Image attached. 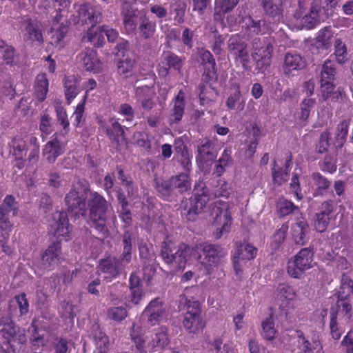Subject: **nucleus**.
I'll list each match as a JSON object with an SVG mask.
<instances>
[{
	"mask_svg": "<svg viewBox=\"0 0 353 353\" xmlns=\"http://www.w3.org/2000/svg\"><path fill=\"white\" fill-rule=\"evenodd\" d=\"M77 84L78 81L74 75L65 77L63 80L65 97L68 104L78 94Z\"/></svg>",
	"mask_w": 353,
	"mask_h": 353,
	"instance_id": "09e8293b",
	"label": "nucleus"
},
{
	"mask_svg": "<svg viewBox=\"0 0 353 353\" xmlns=\"http://www.w3.org/2000/svg\"><path fill=\"white\" fill-rule=\"evenodd\" d=\"M134 94L137 99L141 101L143 110L149 111L154 107L156 91L154 84L137 87L134 90Z\"/></svg>",
	"mask_w": 353,
	"mask_h": 353,
	"instance_id": "b1692460",
	"label": "nucleus"
},
{
	"mask_svg": "<svg viewBox=\"0 0 353 353\" xmlns=\"http://www.w3.org/2000/svg\"><path fill=\"white\" fill-rule=\"evenodd\" d=\"M310 226L303 216L296 219L295 223L291 225V239L296 245H305L310 239Z\"/></svg>",
	"mask_w": 353,
	"mask_h": 353,
	"instance_id": "6ab92c4d",
	"label": "nucleus"
},
{
	"mask_svg": "<svg viewBox=\"0 0 353 353\" xmlns=\"http://www.w3.org/2000/svg\"><path fill=\"white\" fill-rule=\"evenodd\" d=\"M261 327L263 330L261 335L263 338L267 341H272L278 334V332L274 327L272 314L263 321Z\"/></svg>",
	"mask_w": 353,
	"mask_h": 353,
	"instance_id": "603ef678",
	"label": "nucleus"
},
{
	"mask_svg": "<svg viewBox=\"0 0 353 353\" xmlns=\"http://www.w3.org/2000/svg\"><path fill=\"white\" fill-rule=\"evenodd\" d=\"M57 120L62 126L61 134L65 136L70 132V122L68 118L66 110L62 105L57 104L54 106Z\"/></svg>",
	"mask_w": 353,
	"mask_h": 353,
	"instance_id": "4d7b16f0",
	"label": "nucleus"
},
{
	"mask_svg": "<svg viewBox=\"0 0 353 353\" xmlns=\"http://www.w3.org/2000/svg\"><path fill=\"white\" fill-rule=\"evenodd\" d=\"M170 343L168 329L165 327H159L152 339V345L155 351L165 348Z\"/></svg>",
	"mask_w": 353,
	"mask_h": 353,
	"instance_id": "de8ad7c7",
	"label": "nucleus"
},
{
	"mask_svg": "<svg viewBox=\"0 0 353 353\" xmlns=\"http://www.w3.org/2000/svg\"><path fill=\"white\" fill-rule=\"evenodd\" d=\"M79 57L86 71L94 73H98L100 71L101 62L97 57L96 50L86 48L79 54Z\"/></svg>",
	"mask_w": 353,
	"mask_h": 353,
	"instance_id": "7c9ffc66",
	"label": "nucleus"
},
{
	"mask_svg": "<svg viewBox=\"0 0 353 353\" xmlns=\"http://www.w3.org/2000/svg\"><path fill=\"white\" fill-rule=\"evenodd\" d=\"M252 58L255 62L258 73H264L270 65L273 46L268 39L255 38L252 43Z\"/></svg>",
	"mask_w": 353,
	"mask_h": 353,
	"instance_id": "9b49d317",
	"label": "nucleus"
},
{
	"mask_svg": "<svg viewBox=\"0 0 353 353\" xmlns=\"http://www.w3.org/2000/svg\"><path fill=\"white\" fill-rule=\"evenodd\" d=\"M90 337L95 345L97 352L108 353L110 339L98 323H94L92 325L90 331Z\"/></svg>",
	"mask_w": 353,
	"mask_h": 353,
	"instance_id": "a878e982",
	"label": "nucleus"
},
{
	"mask_svg": "<svg viewBox=\"0 0 353 353\" xmlns=\"http://www.w3.org/2000/svg\"><path fill=\"white\" fill-rule=\"evenodd\" d=\"M27 342L25 329L17 325L11 316L0 319V347L6 353H19Z\"/></svg>",
	"mask_w": 353,
	"mask_h": 353,
	"instance_id": "f03ea898",
	"label": "nucleus"
},
{
	"mask_svg": "<svg viewBox=\"0 0 353 353\" xmlns=\"http://www.w3.org/2000/svg\"><path fill=\"white\" fill-rule=\"evenodd\" d=\"M175 191L182 194L191 188L190 175L187 173H181L170 177Z\"/></svg>",
	"mask_w": 353,
	"mask_h": 353,
	"instance_id": "49530a36",
	"label": "nucleus"
},
{
	"mask_svg": "<svg viewBox=\"0 0 353 353\" xmlns=\"http://www.w3.org/2000/svg\"><path fill=\"white\" fill-rule=\"evenodd\" d=\"M173 103L174 105L169 116V122L170 125L179 123L184 114L185 99L181 90L179 91L178 94L175 97Z\"/></svg>",
	"mask_w": 353,
	"mask_h": 353,
	"instance_id": "c9c22d12",
	"label": "nucleus"
},
{
	"mask_svg": "<svg viewBox=\"0 0 353 353\" xmlns=\"http://www.w3.org/2000/svg\"><path fill=\"white\" fill-rule=\"evenodd\" d=\"M88 223L103 239L110 236L111 222L117 221V216L109 211L105 198L96 191L90 192L86 202Z\"/></svg>",
	"mask_w": 353,
	"mask_h": 353,
	"instance_id": "f257e3e1",
	"label": "nucleus"
},
{
	"mask_svg": "<svg viewBox=\"0 0 353 353\" xmlns=\"http://www.w3.org/2000/svg\"><path fill=\"white\" fill-rule=\"evenodd\" d=\"M28 143V152H29V154L27 160L30 165H34L38 163L39 159L40 143L37 137L34 135L32 141H29Z\"/></svg>",
	"mask_w": 353,
	"mask_h": 353,
	"instance_id": "5fc2aeb1",
	"label": "nucleus"
},
{
	"mask_svg": "<svg viewBox=\"0 0 353 353\" xmlns=\"http://www.w3.org/2000/svg\"><path fill=\"white\" fill-rule=\"evenodd\" d=\"M292 165V156L290 152L286 153L284 168H277L274 161L272 168V181L274 184L281 185L286 182L289 177L291 165Z\"/></svg>",
	"mask_w": 353,
	"mask_h": 353,
	"instance_id": "cd10ccee",
	"label": "nucleus"
},
{
	"mask_svg": "<svg viewBox=\"0 0 353 353\" xmlns=\"http://www.w3.org/2000/svg\"><path fill=\"white\" fill-rule=\"evenodd\" d=\"M0 54L7 65H14L18 63L19 56L15 48L2 39H0Z\"/></svg>",
	"mask_w": 353,
	"mask_h": 353,
	"instance_id": "79ce46f5",
	"label": "nucleus"
},
{
	"mask_svg": "<svg viewBox=\"0 0 353 353\" xmlns=\"http://www.w3.org/2000/svg\"><path fill=\"white\" fill-rule=\"evenodd\" d=\"M104 32L101 26L98 28H90L83 39L90 42L95 48H100L105 43Z\"/></svg>",
	"mask_w": 353,
	"mask_h": 353,
	"instance_id": "c03bdc74",
	"label": "nucleus"
},
{
	"mask_svg": "<svg viewBox=\"0 0 353 353\" xmlns=\"http://www.w3.org/2000/svg\"><path fill=\"white\" fill-rule=\"evenodd\" d=\"M34 134L17 135L14 137L8 145L12 156H26L29 141H32Z\"/></svg>",
	"mask_w": 353,
	"mask_h": 353,
	"instance_id": "bb28decb",
	"label": "nucleus"
},
{
	"mask_svg": "<svg viewBox=\"0 0 353 353\" xmlns=\"http://www.w3.org/2000/svg\"><path fill=\"white\" fill-rule=\"evenodd\" d=\"M330 317V320L329 327L330 330V335L334 340L338 341L341 337L343 330L338 323L337 312L334 311L333 308H331Z\"/></svg>",
	"mask_w": 353,
	"mask_h": 353,
	"instance_id": "052dcab7",
	"label": "nucleus"
},
{
	"mask_svg": "<svg viewBox=\"0 0 353 353\" xmlns=\"http://www.w3.org/2000/svg\"><path fill=\"white\" fill-rule=\"evenodd\" d=\"M257 254V248L253 245L246 243H236L235 258L241 261L253 260Z\"/></svg>",
	"mask_w": 353,
	"mask_h": 353,
	"instance_id": "ea45409f",
	"label": "nucleus"
},
{
	"mask_svg": "<svg viewBox=\"0 0 353 353\" xmlns=\"http://www.w3.org/2000/svg\"><path fill=\"white\" fill-rule=\"evenodd\" d=\"M196 61L199 67L203 70L202 82L199 85V96L201 104L204 105L209 100L205 93V84L211 85L212 83L217 81L216 61L209 50L201 48L199 51Z\"/></svg>",
	"mask_w": 353,
	"mask_h": 353,
	"instance_id": "20e7f679",
	"label": "nucleus"
},
{
	"mask_svg": "<svg viewBox=\"0 0 353 353\" xmlns=\"http://www.w3.org/2000/svg\"><path fill=\"white\" fill-rule=\"evenodd\" d=\"M285 0H259L265 13L274 21L283 17Z\"/></svg>",
	"mask_w": 353,
	"mask_h": 353,
	"instance_id": "2f4dec72",
	"label": "nucleus"
},
{
	"mask_svg": "<svg viewBox=\"0 0 353 353\" xmlns=\"http://www.w3.org/2000/svg\"><path fill=\"white\" fill-rule=\"evenodd\" d=\"M228 54L235 64L249 71L251 70V61L247 43L239 34L232 35L228 41Z\"/></svg>",
	"mask_w": 353,
	"mask_h": 353,
	"instance_id": "f8f14e48",
	"label": "nucleus"
},
{
	"mask_svg": "<svg viewBox=\"0 0 353 353\" xmlns=\"http://www.w3.org/2000/svg\"><path fill=\"white\" fill-rule=\"evenodd\" d=\"M198 261L205 268L207 274H211L214 268L218 266L226 255L225 250L219 245L203 243L197 246Z\"/></svg>",
	"mask_w": 353,
	"mask_h": 353,
	"instance_id": "6e6552de",
	"label": "nucleus"
},
{
	"mask_svg": "<svg viewBox=\"0 0 353 353\" xmlns=\"http://www.w3.org/2000/svg\"><path fill=\"white\" fill-rule=\"evenodd\" d=\"M123 21L124 28L128 34L136 32L137 28V16L134 12L128 11L123 13Z\"/></svg>",
	"mask_w": 353,
	"mask_h": 353,
	"instance_id": "0e129e2a",
	"label": "nucleus"
},
{
	"mask_svg": "<svg viewBox=\"0 0 353 353\" xmlns=\"http://www.w3.org/2000/svg\"><path fill=\"white\" fill-rule=\"evenodd\" d=\"M61 251L60 241L51 243L41 255V268L47 271L52 270L59 261Z\"/></svg>",
	"mask_w": 353,
	"mask_h": 353,
	"instance_id": "5701e85b",
	"label": "nucleus"
},
{
	"mask_svg": "<svg viewBox=\"0 0 353 353\" xmlns=\"http://www.w3.org/2000/svg\"><path fill=\"white\" fill-rule=\"evenodd\" d=\"M151 325H155L166 316V310L163 300L159 297L150 301L143 312Z\"/></svg>",
	"mask_w": 353,
	"mask_h": 353,
	"instance_id": "a211bd4d",
	"label": "nucleus"
},
{
	"mask_svg": "<svg viewBox=\"0 0 353 353\" xmlns=\"http://www.w3.org/2000/svg\"><path fill=\"white\" fill-rule=\"evenodd\" d=\"M88 191L89 185L85 181L79 180L77 183L72 184L71 189L65 196L67 210L71 216L83 218L87 216L86 202Z\"/></svg>",
	"mask_w": 353,
	"mask_h": 353,
	"instance_id": "7ed1b4c3",
	"label": "nucleus"
},
{
	"mask_svg": "<svg viewBox=\"0 0 353 353\" xmlns=\"http://www.w3.org/2000/svg\"><path fill=\"white\" fill-rule=\"evenodd\" d=\"M277 214L279 217H284L288 215L294 216L295 219L303 216L299 208L295 205L291 201L285 199H281L276 204Z\"/></svg>",
	"mask_w": 353,
	"mask_h": 353,
	"instance_id": "4c0bfd02",
	"label": "nucleus"
},
{
	"mask_svg": "<svg viewBox=\"0 0 353 353\" xmlns=\"http://www.w3.org/2000/svg\"><path fill=\"white\" fill-rule=\"evenodd\" d=\"M311 1L299 0V9L295 13L296 17L301 18L303 26L307 30L313 29L321 23V1Z\"/></svg>",
	"mask_w": 353,
	"mask_h": 353,
	"instance_id": "1a4fd4ad",
	"label": "nucleus"
},
{
	"mask_svg": "<svg viewBox=\"0 0 353 353\" xmlns=\"http://www.w3.org/2000/svg\"><path fill=\"white\" fill-rule=\"evenodd\" d=\"M211 216L216 227L215 238L220 239L223 234L229 233L232 223V218L228 202L218 200L211 204Z\"/></svg>",
	"mask_w": 353,
	"mask_h": 353,
	"instance_id": "423d86ee",
	"label": "nucleus"
},
{
	"mask_svg": "<svg viewBox=\"0 0 353 353\" xmlns=\"http://www.w3.org/2000/svg\"><path fill=\"white\" fill-rule=\"evenodd\" d=\"M61 14H57L54 18V23L52 28V39L55 45H58L65 37L68 32V27L63 23H59L61 19Z\"/></svg>",
	"mask_w": 353,
	"mask_h": 353,
	"instance_id": "a18cd8bd",
	"label": "nucleus"
},
{
	"mask_svg": "<svg viewBox=\"0 0 353 353\" xmlns=\"http://www.w3.org/2000/svg\"><path fill=\"white\" fill-rule=\"evenodd\" d=\"M334 201L327 200L321 203L320 210L316 214L314 227L317 232H323L326 230L331 220L334 219Z\"/></svg>",
	"mask_w": 353,
	"mask_h": 353,
	"instance_id": "f3484780",
	"label": "nucleus"
},
{
	"mask_svg": "<svg viewBox=\"0 0 353 353\" xmlns=\"http://www.w3.org/2000/svg\"><path fill=\"white\" fill-rule=\"evenodd\" d=\"M191 254V248L185 243L179 244L176 250L171 241L162 243L161 255L165 263L171 265L175 270L184 269Z\"/></svg>",
	"mask_w": 353,
	"mask_h": 353,
	"instance_id": "39448f33",
	"label": "nucleus"
},
{
	"mask_svg": "<svg viewBox=\"0 0 353 353\" xmlns=\"http://www.w3.org/2000/svg\"><path fill=\"white\" fill-rule=\"evenodd\" d=\"M99 270L105 274L104 279L111 281L117 278L121 273V263L119 259L114 256H108L99 261Z\"/></svg>",
	"mask_w": 353,
	"mask_h": 353,
	"instance_id": "4be33fe9",
	"label": "nucleus"
},
{
	"mask_svg": "<svg viewBox=\"0 0 353 353\" xmlns=\"http://www.w3.org/2000/svg\"><path fill=\"white\" fill-rule=\"evenodd\" d=\"M333 34L330 27H325L319 30L315 45L317 48L327 50L331 47Z\"/></svg>",
	"mask_w": 353,
	"mask_h": 353,
	"instance_id": "3c124183",
	"label": "nucleus"
},
{
	"mask_svg": "<svg viewBox=\"0 0 353 353\" xmlns=\"http://www.w3.org/2000/svg\"><path fill=\"white\" fill-rule=\"evenodd\" d=\"M154 181L156 190L163 199L172 201L176 196L177 192L174 190L170 178L168 180L156 179Z\"/></svg>",
	"mask_w": 353,
	"mask_h": 353,
	"instance_id": "e433bc0d",
	"label": "nucleus"
},
{
	"mask_svg": "<svg viewBox=\"0 0 353 353\" xmlns=\"http://www.w3.org/2000/svg\"><path fill=\"white\" fill-rule=\"evenodd\" d=\"M109 122L110 125L105 127L106 135L112 143H119L124 139V128L120 124L118 119L114 117L110 118Z\"/></svg>",
	"mask_w": 353,
	"mask_h": 353,
	"instance_id": "58836bf2",
	"label": "nucleus"
},
{
	"mask_svg": "<svg viewBox=\"0 0 353 353\" xmlns=\"http://www.w3.org/2000/svg\"><path fill=\"white\" fill-rule=\"evenodd\" d=\"M63 154V148L57 136L48 141L42 150L43 159L49 163H54L57 159Z\"/></svg>",
	"mask_w": 353,
	"mask_h": 353,
	"instance_id": "c85d7f7f",
	"label": "nucleus"
},
{
	"mask_svg": "<svg viewBox=\"0 0 353 353\" xmlns=\"http://www.w3.org/2000/svg\"><path fill=\"white\" fill-rule=\"evenodd\" d=\"M134 64L135 61L131 59L119 61L117 65L119 74L125 79L132 77L134 75Z\"/></svg>",
	"mask_w": 353,
	"mask_h": 353,
	"instance_id": "680f3d73",
	"label": "nucleus"
},
{
	"mask_svg": "<svg viewBox=\"0 0 353 353\" xmlns=\"http://www.w3.org/2000/svg\"><path fill=\"white\" fill-rule=\"evenodd\" d=\"M156 23L151 21L146 15L139 17L138 28L140 37L144 39L152 38L156 32Z\"/></svg>",
	"mask_w": 353,
	"mask_h": 353,
	"instance_id": "37998d69",
	"label": "nucleus"
},
{
	"mask_svg": "<svg viewBox=\"0 0 353 353\" xmlns=\"http://www.w3.org/2000/svg\"><path fill=\"white\" fill-rule=\"evenodd\" d=\"M217 157L214 151V145L210 139L203 140L197 146L196 161L199 165H208L209 162H213Z\"/></svg>",
	"mask_w": 353,
	"mask_h": 353,
	"instance_id": "412c9836",
	"label": "nucleus"
},
{
	"mask_svg": "<svg viewBox=\"0 0 353 353\" xmlns=\"http://www.w3.org/2000/svg\"><path fill=\"white\" fill-rule=\"evenodd\" d=\"M261 20H254L250 15L242 17L239 23L245 28L246 31L253 34H259L261 31Z\"/></svg>",
	"mask_w": 353,
	"mask_h": 353,
	"instance_id": "864d4df0",
	"label": "nucleus"
},
{
	"mask_svg": "<svg viewBox=\"0 0 353 353\" xmlns=\"http://www.w3.org/2000/svg\"><path fill=\"white\" fill-rule=\"evenodd\" d=\"M208 201L209 196L204 190L194 193L183 206V216L189 221H195L196 216L203 212Z\"/></svg>",
	"mask_w": 353,
	"mask_h": 353,
	"instance_id": "2eb2a0df",
	"label": "nucleus"
},
{
	"mask_svg": "<svg viewBox=\"0 0 353 353\" xmlns=\"http://www.w3.org/2000/svg\"><path fill=\"white\" fill-rule=\"evenodd\" d=\"M19 211V204L14 196L8 194L0 205V237L9 239L12 224L10 221V214L16 216Z\"/></svg>",
	"mask_w": 353,
	"mask_h": 353,
	"instance_id": "ddd939ff",
	"label": "nucleus"
},
{
	"mask_svg": "<svg viewBox=\"0 0 353 353\" xmlns=\"http://www.w3.org/2000/svg\"><path fill=\"white\" fill-rule=\"evenodd\" d=\"M184 59L174 53L168 51L162 56L161 63L158 69V74L161 77H166L170 70L180 71L183 67Z\"/></svg>",
	"mask_w": 353,
	"mask_h": 353,
	"instance_id": "aec40b11",
	"label": "nucleus"
},
{
	"mask_svg": "<svg viewBox=\"0 0 353 353\" xmlns=\"http://www.w3.org/2000/svg\"><path fill=\"white\" fill-rule=\"evenodd\" d=\"M108 317L116 322H121L128 316L126 307L124 306H112L107 310Z\"/></svg>",
	"mask_w": 353,
	"mask_h": 353,
	"instance_id": "338daca9",
	"label": "nucleus"
},
{
	"mask_svg": "<svg viewBox=\"0 0 353 353\" xmlns=\"http://www.w3.org/2000/svg\"><path fill=\"white\" fill-rule=\"evenodd\" d=\"M311 177L314 185V196L325 195L331 188V181L319 172H313Z\"/></svg>",
	"mask_w": 353,
	"mask_h": 353,
	"instance_id": "72a5a7b5",
	"label": "nucleus"
},
{
	"mask_svg": "<svg viewBox=\"0 0 353 353\" xmlns=\"http://www.w3.org/2000/svg\"><path fill=\"white\" fill-rule=\"evenodd\" d=\"M337 294V310L336 311L341 312L343 316H348L350 318L352 311V299H353V280L345 274L342 275L341 287Z\"/></svg>",
	"mask_w": 353,
	"mask_h": 353,
	"instance_id": "4468645a",
	"label": "nucleus"
},
{
	"mask_svg": "<svg viewBox=\"0 0 353 353\" xmlns=\"http://www.w3.org/2000/svg\"><path fill=\"white\" fill-rule=\"evenodd\" d=\"M21 28H23L25 36L32 42L43 43V37L41 26L37 20L32 19L30 17H26L21 21Z\"/></svg>",
	"mask_w": 353,
	"mask_h": 353,
	"instance_id": "393cba45",
	"label": "nucleus"
},
{
	"mask_svg": "<svg viewBox=\"0 0 353 353\" xmlns=\"http://www.w3.org/2000/svg\"><path fill=\"white\" fill-rule=\"evenodd\" d=\"M334 47V55L338 63L341 65L345 63L349 59L346 45L340 39H336Z\"/></svg>",
	"mask_w": 353,
	"mask_h": 353,
	"instance_id": "bf43d9fd",
	"label": "nucleus"
},
{
	"mask_svg": "<svg viewBox=\"0 0 353 353\" xmlns=\"http://www.w3.org/2000/svg\"><path fill=\"white\" fill-rule=\"evenodd\" d=\"M231 154L232 150L230 148H226L224 149L214 168V174L217 176L223 175L225 171V167L232 162Z\"/></svg>",
	"mask_w": 353,
	"mask_h": 353,
	"instance_id": "6e6d98bb",
	"label": "nucleus"
},
{
	"mask_svg": "<svg viewBox=\"0 0 353 353\" xmlns=\"http://www.w3.org/2000/svg\"><path fill=\"white\" fill-rule=\"evenodd\" d=\"M173 12L175 13L174 21L181 24L185 21V15L187 8L186 0H174L172 5Z\"/></svg>",
	"mask_w": 353,
	"mask_h": 353,
	"instance_id": "774afa93",
	"label": "nucleus"
},
{
	"mask_svg": "<svg viewBox=\"0 0 353 353\" xmlns=\"http://www.w3.org/2000/svg\"><path fill=\"white\" fill-rule=\"evenodd\" d=\"M336 73L334 62L329 59L325 60L321 71V80H322V81H334Z\"/></svg>",
	"mask_w": 353,
	"mask_h": 353,
	"instance_id": "e2e57ef3",
	"label": "nucleus"
},
{
	"mask_svg": "<svg viewBox=\"0 0 353 353\" xmlns=\"http://www.w3.org/2000/svg\"><path fill=\"white\" fill-rule=\"evenodd\" d=\"M49 81L46 74L41 73L37 74L34 81V93L39 102H43L46 99L48 92Z\"/></svg>",
	"mask_w": 353,
	"mask_h": 353,
	"instance_id": "a19ab883",
	"label": "nucleus"
},
{
	"mask_svg": "<svg viewBox=\"0 0 353 353\" xmlns=\"http://www.w3.org/2000/svg\"><path fill=\"white\" fill-rule=\"evenodd\" d=\"M306 66L305 59L299 54L288 52L285 56L283 70L287 74L303 70Z\"/></svg>",
	"mask_w": 353,
	"mask_h": 353,
	"instance_id": "473e14b6",
	"label": "nucleus"
},
{
	"mask_svg": "<svg viewBox=\"0 0 353 353\" xmlns=\"http://www.w3.org/2000/svg\"><path fill=\"white\" fill-rule=\"evenodd\" d=\"M71 228L66 212L56 211L52 214L49 232L54 236L58 239L62 237L68 241L70 239Z\"/></svg>",
	"mask_w": 353,
	"mask_h": 353,
	"instance_id": "dca6fc26",
	"label": "nucleus"
},
{
	"mask_svg": "<svg viewBox=\"0 0 353 353\" xmlns=\"http://www.w3.org/2000/svg\"><path fill=\"white\" fill-rule=\"evenodd\" d=\"M336 158L331 154H327L323 159L319 162L320 170L325 173L334 174L337 169Z\"/></svg>",
	"mask_w": 353,
	"mask_h": 353,
	"instance_id": "69168bd1",
	"label": "nucleus"
},
{
	"mask_svg": "<svg viewBox=\"0 0 353 353\" xmlns=\"http://www.w3.org/2000/svg\"><path fill=\"white\" fill-rule=\"evenodd\" d=\"M313 250L310 248H302L290 258L287 263V272L292 278L300 279L304 273L312 268Z\"/></svg>",
	"mask_w": 353,
	"mask_h": 353,
	"instance_id": "9d476101",
	"label": "nucleus"
},
{
	"mask_svg": "<svg viewBox=\"0 0 353 353\" xmlns=\"http://www.w3.org/2000/svg\"><path fill=\"white\" fill-rule=\"evenodd\" d=\"M79 14L83 18L85 23L91 26L90 28H94L102 18V14L99 9L89 4L81 6Z\"/></svg>",
	"mask_w": 353,
	"mask_h": 353,
	"instance_id": "f704fd0d",
	"label": "nucleus"
},
{
	"mask_svg": "<svg viewBox=\"0 0 353 353\" xmlns=\"http://www.w3.org/2000/svg\"><path fill=\"white\" fill-rule=\"evenodd\" d=\"M185 307L186 312L183 320V325L185 329L191 334H197L202 332L206 323L201 316L200 302L194 298L186 299Z\"/></svg>",
	"mask_w": 353,
	"mask_h": 353,
	"instance_id": "0eeeda50",
	"label": "nucleus"
},
{
	"mask_svg": "<svg viewBox=\"0 0 353 353\" xmlns=\"http://www.w3.org/2000/svg\"><path fill=\"white\" fill-rule=\"evenodd\" d=\"M133 234L130 231H125L122 236L123 251L121 255L122 261L129 263L132 259V252L133 250Z\"/></svg>",
	"mask_w": 353,
	"mask_h": 353,
	"instance_id": "8fccbe9b",
	"label": "nucleus"
},
{
	"mask_svg": "<svg viewBox=\"0 0 353 353\" xmlns=\"http://www.w3.org/2000/svg\"><path fill=\"white\" fill-rule=\"evenodd\" d=\"M350 121L347 120H343L336 127V140L335 144L336 148H342L346 141Z\"/></svg>",
	"mask_w": 353,
	"mask_h": 353,
	"instance_id": "13d9d810",
	"label": "nucleus"
},
{
	"mask_svg": "<svg viewBox=\"0 0 353 353\" xmlns=\"http://www.w3.org/2000/svg\"><path fill=\"white\" fill-rule=\"evenodd\" d=\"M13 307H17L19 309V317L25 316L29 313L30 305L25 292L15 295L14 299L9 302L8 316H11V318L14 316L16 312V308L12 309Z\"/></svg>",
	"mask_w": 353,
	"mask_h": 353,
	"instance_id": "c756f323",
	"label": "nucleus"
}]
</instances>
